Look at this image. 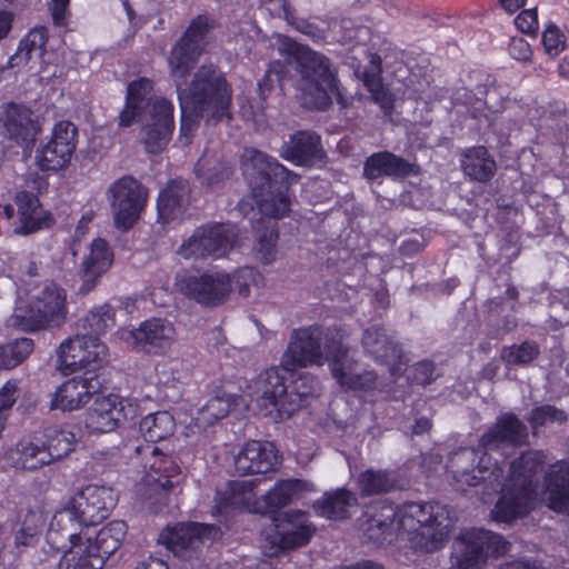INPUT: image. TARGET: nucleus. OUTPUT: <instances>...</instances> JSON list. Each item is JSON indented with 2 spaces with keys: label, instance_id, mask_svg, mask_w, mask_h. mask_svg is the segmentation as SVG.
I'll return each mask as SVG.
<instances>
[{
  "label": "nucleus",
  "instance_id": "obj_1",
  "mask_svg": "<svg viewBox=\"0 0 569 569\" xmlns=\"http://www.w3.org/2000/svg\"><path fill=\"white\" fill-rule=\"evenodd\" d=\"M543 463L539 451L523 453L510 466V473L502 486V495L492 517L509 522L545 503L556 512L569 513V461L550 466L542 485H532V478Z\"/></svg>",
  "mask_w": 569,
  "mask_h": 569
},
{
  "label": "nucleus",
  "instance_id": "obj_2",
  "mask_svg": "<svg viewBox=\"0 0 569 569\" xmlns=\"http://www.w3.org/2000/svg\"><path fill=\"white\" fill-rule=\"evenodd\" d=\"M452 521L448 509L438 503L410 502L397 511L391 506H383L379 518L369 520L368 538L379 542L387 540V536L395 530L413 548L421 551H436L443 546Z\"/></svg>",
  "mask_w": 569,
  "mask_h": 569
},
{
  "label": "nucleus",
  "instance_id": "obj_3",
  "mask_svg": "<svg viewBox=\"0 0 569 569\" xmlns=\"http://www.w3.org/2000/svg\"><path fill=\"white\" fill-rule=\"evenodd\" d=\"M330 360L333 378L341 388L352 391H366L376 383L372 372L366 371L355 359L350 349L328 345L319 329L306 328L296 330L282 356V367L287 371L309 366H322Z\"/></svg>",
  "mask_w": 569,
  "mask_h": 569
},
{
  "label": "nucleus",
  "instance_id": "obj_4",
  "mask_svg": "<svg viewBox=\"0 0 569 569\" xmlns=\"http://www.w3.org/2000/svg\"><path fill=\"white\" fill-rule=\"evenodd\" d=\"M526 427L513 416H501L480 440L477 450L461 449L449 461V472L459 488L463 486H477L480 481L488 482L491 487L498 481L501 469L491 462V453L501 451L508 455L509 449L525 442Z\"/></svg>",
  "mask_w": 569,
  "mask_h": 569
},
{
  "label": "nucleus",
  "instance_id": "obj_5",
  "mask_svg": "<svg viewBox=\"0 0 569 569\" xmlns=\"http://www.w3.org/2000/svg\"><path fill=\"white\" fill-rule=\"evenodd\" d=\"M174 83L182 113L179 139L183 144L191 141L196 129L193 116L207 117L208 120L229 118L231 90L213 66H202L190 87L181 81Z\"/></svg>",
  "mask_w": 569,
  "mask_h": 569
},
{
  "label": "nucleus",
  "instance_id": "obj_6",
  "mask_svg": "<svg viewBox=\"0 0 569 569\" xmlns=\"http://www.w3.org/2000/svg\"><path fill=\"white\" fill-rule=\"evenodd\" d=\"M153 83L148 78L131 81L127 88L126 103L119 116V124L139 123L144 134L146 149L150 153L161 151L173 130V106L162 98H152Z\"/></svg>",
  "mask_w": 569,
  "mask_h": 569
},
{
  "label": "nucleus",
  "instance_id": "obj_7",
  "mask_svg": "<svg viewBox=\"0 0 569 569\" xmlns=\"http://www.w3.org/2000/svg\"><path fill=\"white\" fill-rule=\"evenodd\" d=\"M116 506L111 488L89 485L74 492L52 516L47 540L52 547L104 520Z\"/></svg>",
  "mask_w": 569,
  "mask_h": 569
},
{
  "label": "nucleus",
  "instance_id": "obj_8",
  "mask_svg": "<svg viewBox=\"0 0 569 569\" xmlns=\"http://www.w3.org/2000/svg\"><path fill=\"white\" fill-rule=\"evenodd\" d=\"M277 46L279 53L289 63L296 62L299 67L300 90L305 106L325 109L333 98L341 104L345 103L337 86L336 76L325 56L283 36L277 37Z\"/></svg>",
  "mask_w": 569,
  "mask_h": 569
},
{
  "label": "nucleus",
  "instance_id": "obj_9",
  "mask_svg": "<svg viewBox=\"0 0 569 569\" xmlns=\"http://www.w3.org/2000/svg\"><path fill=\"white\" fill-rule=\"evenodd\" d=\"M127 530L126 522L113 520L99 531L87 528L81 533H70L69 539L54 548L63 551L67 569H102L106 560L121 547Z\"/></svg>",
  "mask_w": 569,
  "mask_h": 569
},
{
  "label": "nucleus",
  "instance_id": "obj_10",
  "mask_svg": "<svg viewBox=\"0 0 569 569\" xmlns=\"http://www.w3.org/2000/svg\"><path fill=\"white\" fill-rule=\"evenodd\" d=\"M253 387L254 393L249 391L248 396L253 400L256 395L259 413L279 420L289 418L318 391L317 380L306 375L295 380L291 391L288 392L283 377L280 376L279 369L274 368L261 373L253 381Z\"/></svg>",
  "mask_w": 569,
  "mask_h": 569
},
{
  "label": "nucleus",
  "instance_id": "obj_11",
  "mask_svg": "<svg viewBox=\"0 0 569 569\" xmlns=\"http://www.w3.org/2000/svg\"><path fill=\"white\" fill-rule=\"evenodd\" d=\"M262 281L261 274L253 268H241L232 276L223 271L210 270L201 276L181 270L174 279L176 289L183 296L202 305L222 302L234 288L239 295L247 296L251 286Z\"/></svg>",
  "mask_w": 569,
  "mask_h": 569
},
{
  "label": "nucleus",
  "instance_id": "obj_12",
  "mask_svg": "<svg viewBox=\"0 0 569 569\" xmlns=\"http://www.w3.org/2000/svg\"><path fill=\"white\" fill-rule=\"evenodd\" d=\"M68 313L67 292L54 282L36 286L27 299L19 297L9 327L36 331L61 326Z\"/></svg>",
  "mask_w": 569,
  "mask_h": 569
},
{
  "label": "nucleus",
  "instance_id": "obj_13",
  "mask_svg": "<svg viewBox=\"0 0 569 569\" xmlns=\"http://www.w3.org/2000/svg\"><path fill=\"white\" fill-rule=\"evenodd\" d=\"M241 169L252 197L264 216L282 217L289 209L290 200L283 192L264 197V190L271 189L272 178L284 172L283 166L261 151L246 149L241 156Z\"/></svg>",
  "mask_w": 569,
  "mask_h": 569
},
{
  "label": "nucleus",
  "instance_id": "obj_14",
  "mask_svg": "<svg viewBox=\"0 0 569 569\" xmlns=\"http://www.w3.org/2000/svg\"><path fill=\"white\" fill-rule=\"evenodd\" d=\"M254 483L250 480H237L228 485L224 492L218 491V510L228 507L244 508L250 512L272 513L287 506L301 491L307 489V483L297 480L278 481L262 499H256L253 493Z\"/></svg>",
  "mask_w": 569,
  "mask_h": 569
},
{
  "label": "nucleus",
  "instance_id": "obj_15",
  "mask_svg": "<svg viewBox=\"0 0 569 569\" xmlns=\"http://www.w3.org/2000/svg\"><path fill=\"white\" fill-rule=\"evenodd\" d=\"M57 355V366L62 373L83 371L84 376H96L107 363L108 348L96 336L76 335L60 343Z\"/></svg>",
  "mask_w": 569,
  "mask_h": 569
},
{
  "label": "nucleus",
  "instance_id": "obj_16",
  "mask_svg": "<svg viewBox=\"0 0 569 569\" xmlns=\"http://www.w3.org/2000/svg\"><path fill=\"white\" fill-rule=\"evenodd\" d=\"M507 550L508 543L501 536L482 529H467L453 541L451 565L453 569H479L489 556Z\"/></svg>",
  "mask_w": 569,
  "mask_h": 569
},
{
  "label": "nucleus",
  "instance_id": "obj_17",
  "mask_svg": "<svg viewBox=\"0 0 569 569\" xmlns=\"http://www.w3.org/2000/svg\"><path fill=\"white\" fill-rule=\"evenodd\" d=\"M312 533L313 529L305 513H281L272 519V526L262 533V552L272 557L281 550L303 546Z\"/></svg>",
  "mask_w": 569,
  "mask_h": 569
},
{
  "label": "nucleus",
  "instance_id": "obj_18",
  "mask_svg": "<svg viewBox=\"0 0 569 569\" xmlns=\"http://www.w3.org/2000/svg\"><path fill=\"white\" fill-rule=\"evenodd\" d=\"M108 198L116 227L128 230L138 221L147 192L136 179L122 177L109 187Z\"/></svg>",
  "mask_w": 569,
  "mask_h": 569
},
{
  "label": "nucleus",
  "instance_id": "obj_19",
  "mask_svg": "<svg viewBox=\"0 0 569 569\" xmlns=\"http://www.w3.org/2000/svg\"><path fill=\"white\" fill-rule=\"evenodd\" d=\"M237 244L232 227L213 226L199 228L180 246L178 254L186 260L206 257L219 259L226 257Z\"/></svg>",
  "mask_w": 569,
  "mask_h": 569
},
{
  "label": "nucleus",
  "instance_id": "obj_20",
  "mask_svg": "<svg viewBox=\"0 0 569 569\" xmlns=\"http://www.w3.org/2000/svg\"><path fill=\"white\" fill-rule=\"evenodd\" d=\"M138 405L118 395L98 397L86 416L84 425L90 433L113 431L121 422L138 415Z\"/></svg>",
  "mask_w": 569,
  "mask_h": 569
},
{
  "label": "nucleus",
  "instance_id": "obj_21",
  "mask_svg": "<svg viewBox=\"0 0 569 569\" xmlns=\"http://www.w3.org/2000/svg\"><path fill=\"white\" fill-rule=\"evenodd\" d=\"M209 28L208 18L197 17L173 47L169 58L170 74L173 81L186 82L184 79L192 63L206 48Z\"/></svg>",
  "mask_w": 569,
  "mask_h": 569
},
{
  "label": "nucleus",
  "instance_id": "obj_22",
  "mask_svg": "<svg viewBox=\"0 0 569 569\" xmlns=\"http://www.w3.org/2000/svg\"><path fill=\"white\" fill-rule=\"evenodd\" d=\"M77 146V128L69 121L56 123L50 140L41 143L34 156L42 171H59L67 168Z\"/></svg>",
  "mask_w": 569,
  "mask_h": 569
},
{
  "label": "nucleus",
  "instance_id": "obj_23",
  "mask_svg": "<svg viewBox=\"0 0 569 569\" xmlns=\"http://www.w3.org/2000/svg\"><path fill=\"white\" fill-rule=\"evenodd\" d=\"M249 391L254 393L253 381L247 386L246 390L239 397L230 393L226 398L214 397L210 399L203 408L196 410L197 416H194L193 410H190V412H179L178 422L186 427L188 430L187 435L194 433L206 426L226 417L231 410L239 406V399L246 409H249L253 403L257 406L256 397L252 400L248 396Z\"/></svg>",
  "mask_w": 569,
  "mask_h": 569
},
{
  "label": "nucleus",
  "instance_id": "obj_24",
  "mask_svg": "<svg viewBox=\"0 0 569 569\" xmlns=\"http://www.w3.org/2000/svg\"><path fill=\"white\" fill-rule=\"evenodd\" d=\"M118 336L127 347L160 353L174 342L176 329L170 321L153 318L142 322L138 329H121Z\"/></svg>",
  "mask_w": 569,
  "mask_h": 569
},
{
  "label": "nucleus",
  "instance_id": "obj_25",
  "mask_svg": "<svg viewBox=\"0 0 569 569\" xmlns=\"http://www.w3.org/2000/svg\"><path fill=\"white\" fill-rule=\"evenodd\" d=\"M153 461L149 466V471L140 483V491L148 497L154 495L180 492L183 477L180 469L170 459L160 453L158 447H152Z\"/></svg>",
  "mask_w": 569,
  "mask_h": 569
},
{
  "label": "nucleus",
  "instance_id": "obj_26",
  "mask_svg": "<svg viewBox=\"0 0 569 569\" xmlns=\"http://www.w3.org/2000/svg\"><path fill=\"white\" fill-rule=\"evenodd\" d=\"M220 535V529L214 526L179 523L162 530L158 540L174 553H181L188 549H197L207 541H213Z\"/></svg>",
  "mask_w": 569,
  "mask_h": 569
},
{
  "label": "nucleus",
  "instance_id": "obj_27",
  "mask_svg": "<svg viewBox=\"0 0 569 569\" xmlns=\"http://www.w3.org/2000/svg\"><path fill=\"white\" fill-rule=\"evenodd\" d=\"M97 376L73 377L61 383L51 397V409L73 411L86 406L99 389Z\"/></svg>",
  "mask_w": 569,
  "mask_h": 569
},
{
  "label": "nucleus",
  "instance_id": "obj_28",
  "mask_svg": "<svg viewBox=\"0 0 569 569\" xmlns=\"http://www.w3.org/2000/svg\"><path fill=\"white\" fill-rule=\"evenodd\" d=\"M279 463L278 451L268 441H249L234 457V468L243 475L267 473L273 471Z\"/></svg>",
  "mask_w": 569,
  "mask_h": 569
},
{
  "label": "nucleus",
  "instance_id": "obj_29",
  "mask_svg": "<svg viewBox=\"0 0 569 569\" xmlns=\"http://www.w3.org/2000/svg\"><path fill=\"white\" fill-rule=\"evenodd\" d=\"M6 133L18 144L29 147L36 140L39 128L32 120L31 110L24 104L8 102L0 114Z\"/></svg>",
  "mask_w": 569,
  "mask_h": 569
},
{
  "label": "nucleus",
  "instance_id": "obj_30",
  "mask_svg": "<svg viewBox=\"0 0 569 569\" xmlns=\"http://www.w3.org/2000/svg\"><path fill=\"white\" fill-rule=\"evenodd\" d=\"M18 218L14 231L19 234H30L53 224L52 214L42 208L39 199L29 192H19L16 196Z\"/></svg>",
  "mask_w": 569,
  "mask_h": 569
},
{
  "label": "nucleus",
  "instance_id": "obj_31",
  "mask_svg": "<svg viewBox=\"0 0 569 569\" xmlns=\"http://www.w3.org/2000/svg\"><path fill=\"white\" fill-rule=\"evenodd\" d=\"M48 40L44 28H34L20 41L18 50L9 60L10 69L28 67L30 71L41 73L44 71L42 63L46 56Z\"/></svg>",
  "mask_w": 569,
  "mask_h": 569
},
{
  "label": "nucleus",
  "instance_id": "obj_32",
  "mask_svg": "<svg viewBox=\"0 0 569 569\" xmlns=\"http://www.w3.org/2000/svg\"><path fill=\"white\" fill-rule=\"evenodd\" d=\"M114 254L109 243L101 238L94 239L83 253L81 271L86 283L94 286L100 277L109 271Z\"/></svg>",
  "mask_w": 569,
  "mask_h": 569
},
{
  "label": "nucleus",
  "instance_id": "obj_33",
  "mask_svg": "<svg viewBox=\"0 0 569 569\" xmlns=\"http://www.w3.org/2000/svg\"><path fill=\"white\" fill-rule=\"evenodd\" d=\"M9 459L17 468L34 470L50 463V453L46 449L43 439L34 437L20 441L10 452Z\"/></svg>",
  "mask_w": 569,
  "mask_h": 569
},
{
  "label": "nucleus",
  "instance_id": "obj_34",
  "mask_svg": "<svg viewBox=\"0 0 569 569\" xmlns=\"http://www.w3.org/2000/svg\"><path fill=\"white\" fill-rule=\"evenodd\" d=\"M319 137L311 132H298L282 147V157L298 166H307L319 156Z\"/></svg>",
  "mask_w": 569,
  "mask_h": 569
},
{
  "label": "nucleus",
  "instance_id": "obj_35",
  "mask_svg": "<svg viewBox=\"0 0 569 569\" xmlns=\"http://www.w3.org/2000/svg\"><path fill=\"white\" fill-rule=\"evenodd\" d=\"M413 170V167L389 152L372 154L365 164V174L375 180L382 176L405 177Z\"/></svg>",
  "mask_w": 569,
  "mask_h": 569
},
{
  "label": "nucleus",
  "instance_id": "obj_36",
  "mask_svg": "<svg viewBox=\"0 0 569 569\" xmlns=\"http://www.w3.org/2000/svg\"><path fill=\"white\" fill-rule=\"evenodd\" d=\"M355 497L345 489H339L332 493H327L315 503V508L320 516L328 519H345L352 515L356 508Z\"/></svg>",
  "mask_w": 569,
  "mask_h": 569
},
{
  "label": "nucleus",
  "instance_id": "obj_37",
  "mask_svg": "<svg viewBox=\"0 0 569 569\" xmlns=\"http://www.w3.org/2000/svg\"><path fill=\"white\" fill-rule=\"evenodd\" d=\"M179 412H182V408L179 409L177 415ZM174 427L176 418L168 411L149 413L140 421L139 426L141 436L149 442H157L171 436Z\"/></svg>",
  "mask_w": 569,
  "mask_h": 569
},
{
  "label": "nucleus",
  "instance_id": "obj_38",
  "mask_svg": "<svg viewBox=\"0 0 569 569\" xmlns=\"http://www.w3.org/2000/svg\"><path fill=\"white\" fill-rule=\"evenodd\" d=\"M462 168L472 179L488 181L495 174L496 162L485 147H476L465 153Z\"/></svg>",
  "mask_w": 569,
  "mask_h": 569
},
{
  "label": "nucleus",
  "instance_id": "obj_39",
  "mask_svg": "<svg viewBox=\"0 0 569 569\" xmlns=\"http://www.w3.org/2000/svg\"><path fill=\"white\" fill-rule=\"evenodd\" d=\"M47 517L41 508L29 510L14 536L18 548L33 546L42 533Z\"/></svg>",
  "mask_w": 569,
  "mask_h": 569
},
{
  "label": "nucleus",
  "instance_id": "obj_40",
  "mask_svg": "<svg viewBox=\"0 0 569 569\" xmlns=\"http://www.w3.org/2000/svg\"><path fill=\"white\" fill-rule=\"evenodd\" d=\"M183 196V187L176 182L170 183L160 192L158 198V213L159 220H161L162 223H167L180 214Z\"/></svg>",
  "mask_w": 569,
  "mask_h": 569
},
{
  "label": "nucleus",
  "instance_id": "obj_41",
  "mask_svg": "<svg viewBox=\"0 0 569 569\" xmlns=\"http://www.w3.org/2000/svg\"><path fill=\"white\" fill-rule=\"evenodd\" d=\"M363 347L367 352L388 363L399 357L397 347L389 342L386 336L378 328H370L366 330L363 336Z\"/></svg>",
  "mask_w": 569,
  "mask_h": 569
},
{
  "label": "nucleus",
  "instance_id": "obj_42",
  "mask_svg": "<svg viewBox=\"0 0 569 569\" xmlns=\"http://www.w3.org/2000/svg\"><path fill=\"white\" fill-rule=\"evenodd\" d=\"M47 451L50 453V462L68 455L74 443V435L57 427L48 428L42 437Z\"/></svg>",
  "mask_w": 569,
  "mask_h": 569
},
{
  "label": "nucleus",
  "instance_id": "obj_43",
  "mask_svg": "<svg viewBox=\"0 0 569 569\" xmlns=\"http://www.w3.org/2000/svg\"><path fill=\"white\" fill-rule=\"evenodd\" d=\"M33 350V341L29 338L17 339L0 346V370H9L19 366Z\"/></svg>",
  "mask_w": 569,
  "mask_h": 569
},
{
  "label": "nucleus",
  "instance_id": "obj_44",
  "mask_svg": "<svg viewBox=\"0 0 569 569\" xmlns=\"http://www.w3.org/2000/svg\"><path fill=\"white\" fill-rule=\"evenodd\" d=\"M381 71L380 68V58L378 56L371 57V72L363 73V82L369 91L372 93V97L377 103L381 106L382 109L388 110L392 106V97L390 93L383 88L381 83V79L379 77Z\"/></svg>",
  "mask_w": 569,
  "mask_h": 569
},
{
  "label": "nucleus",
  "instance_id": "obj_45",
  "mask_svg": "<svg viewBox=\"0 0 569 569\" xmlns=\"http://www.w3.org/2000/svg\"><path fill=\"white\" fill-rule=\"evenodd\" d=\"M358 485L363 495H372L395 488V480L385 471L368 470L360 475Z\"/></svg>",
  "mask_w": 569,
  "mask_h": 569
},
{
  "label": "nucleus",
  "instance_id": "obj_46",
  "mask_svg": "<svg viewBox=\"0 0 569 569\" xmlns=\"http://www.w3.org/2000/svg\"><path fill=\"white\" fill-rule=\"evenodd\" d=\"M114 323V312L109 306H101L91 310L86 319L83 327L89 329L94 333L93 336H98L102 333L108 328L112 327Z\"/></svg>",
  "mask_w": 569,
  "mask_h": 569
},
{
  "label": "nucleus",
  "instance_id": "obj_47",
  "mask_svg": "<svg viewBox=\"0 0 569 569\" xmlns=\"http://www.w3.org/2000/svg\"><path fill=\"white\" fill-rule=\"evenodd\" d=\"M278 234L276 232L274 227H267L263 233L259 234L258 242L256 246V257L257 259L264 263L269 264L276 259V243H277Z\"/></svg>",
  "mask_w": 569,
  "mask_h": 569
},
{
  "label": "nucleus",
  "instance_id": "obj_48",
  "mask_svg": "<svg viewBox=\"0 0 569 569\" xmlns=\"http://www.w3.org/2000/svg\"><path fill=\"white\" fill-rule=\"evenodd\" d=\"M542 46L549 57H557L566 49L567 37L559 27L550 23L542 32Z\"/></svg>",
  "mask_w": 569,
  "mask_h": 569
},
{
  "label": "nucleus",
  "instance_id": "obj_49",
  "mask_svg": "<svg viewBox=\"0 0 569 569\" xmlns=\"http://www.w3.org/2000/svg\"><path fill=\"white\" fill-rule=\"evenodd\" d=\"M19 383L16 380L7 381L0 388V433L4 428L9 412L19 398Z\"/></svg>",
  "mask_w": 569,
  "mask_h": 569
},
{
  "label": "nucleus",
  "instance_id": "obj_50",
  "mask_svg": "<svg viewBox=\"0 0 569 569\" xmlns=\"http://www.w3.org/2000/svg\"><path fill=\"white\" fill-rule=\"evenodd\" d=\"M538 355L537 346L522 343L503 350L502 358L510 365H521L533 360Z\"/></svg>",
  "mask_w": 569,
  "mask_h": 569
},
{
  "label": "nucleus",
  "instance_id": "obj_51",
  "mask_svg": "<svg viewBox=\"0 0 569 569\" xmlns=\"http://www.w3.org/2000/svg\"><path fill=\"white\" fill-rule=\"evenodd\" d=\"M565 419V413L551 406L537 408L530 416V422L535 429L550 422H562Z\"/></svg>",
  "mask_w": 569,
  "mask_h": 569
},
{
  "label": "nucleus",
  "instance_id": "obj_52",
  "mask_svg": "<svg viewBox=\"0 0 569 569\" xmlns=\"http://www.w3.org/2000/svg\"><path fill=\"white\" fill-rule=\"evenodd\" d=\"M515 24L523 33L533 34L538 30V14L536 9L521 11L515 19Z\"/></svg>",
  "mask_w": 569,
  "mask_h": 569
},
{
  "label": "nucleus",
  "instance_id": "obj_53",
  "mask_svg": "<svg viewBox=\"0 0 569 569\" xmlns=\"http://www.w3.org/2000/svg\"><path fill=\"white\" fill-rule=\"evenodd\" d=\"M508 51L512 59L521 62H527L532 57L530 44L522 38H512Z\"/></svg>",
  "mask_w": 569,
  "mask_h": 569
},
{
  "label": "nucleus",
  "instance_id": "obj_54",
  "mask_svg": "<svg viewBox=\"0 0 569 569\" xmlns=\"http://www.w3.org/2000/svg\"><path fill=\"white\" fill-rule=\"evenodd\" d=\"M278 63H272L267 71L266 76L261 81L258 83L259 93L262 99H266L268 93L273 88V83L276 81H280V71L278 70Z\"/></svg>",
  "mask_w": 569,
  "mask_h": 569
},
{
  "label": "nucleus",
  "instance_id": "obj_55",
  "mask_svg": "<svg viewBox=\"0 0 569 569\" xmlns=\"http://www.w3.org/2000/svg\"><path fill=\"white\" fill-rule=\"evenodd\" d=\"M351 24L352 23L349 20L343 21L342 28L347 31V33L343 37H341L340 40L343 42H349L353 40L357 42L365 41L367 36L369 34V29L365 27L355 29L352 28Z\"/></svg>",
  "mask_w": 569,
  "mask_h": 569
},
{
  "label": "nucleus",
  "instance_id": "obj_56",
  "mask_svg": "<svg viewBox=\"0 0 569 569\" xmlns=\"http://www.w3.org/2000/svg\"><path fill=\"white\" fill-rule=\"evenodd\" d=\"M207 159L206 157L201 158L196 167V173L201 179L203 183L212 184L218 182L221 178L218 177V173H211L210 169L206 168Z\"/></svg>",
  "mask_w": 569,
  "mask_h": 569
},
{
  "label": "nucleus",
  "instance_id": "obj_57",
  "mask_svg": "<svg viewBox=\"0 0 569 569\" xmlns=\"http://www.w3.org/2000/svg\"><path fill=\"white\" fill-rule=\"evenodd\" d=\"M296 29L301 33L307 34L315 41H319L325 38L323 31L320 28L306 20L299 21L296 26Z\"/></svg>",
  "mask_w": 569,
  "mask_h": 569
},
{
  "label": "nucleus",
  "instance_id": "obj_58",
  "mask_svg": "<svg viewBox=\"0 0 569 569\" xmlns=\"http://www.w3.org/2000/svg\"><path fill=\"white\" fill-rule=\"evenodd\" d=\"M68 3L69 0H51L50 9L56 24H64Z\"/></svg>",
  "mask_w": 569,
  "mask_h": 569
},
{
  "label": "nucleus",
  "instance_id": "obj_59",
  "mask_svg": "<svg viewBox=\"0 0 569 569\" xmlns=\"http://www.w3.org/2000/svg\"><path fill=\"white\" fill-rule=\"evenodd\" d=\"M17 259L7 257L6 259L0 258V277L7 276L9 278L16 274Z\"/></svg>",
  "mask_w": 569,
  "mask_h": 569
},
{
  "label": "nucleus",
  "instance_id": "obj_60",
  "mask_svg": "<svg viewBox=\"0 0 569 569\" xmlns=\"http://www.w3.org/2000/svg\"><path fill=\"white\" fill-rule=\"evenodd\" d=\"M134 569H169L167 563L154 557H149L146 560L140 561Z\"/></svg>",
  "mask_w": 569,
  "mask_h": 569
},
{
  "label": "nucleus",
  "instance_id": "obj_61",
  "mask_svg": "<svg viewBox=\"0 0 569 569\" xmlns=\"http://www.w3.org/2000/svg\"><path fill=\"white\" fill-rule=\"evenodd\" d=\"M13 17L8 11L0 12V40L3 39L10 31Z\"/></svg>",
  "mask_w": 569,
  "mask_h": 569
},
{
  "label": "nucleus",
  "instance_id": "obj_62",
  "mask_svg": "<svg viewBox=\"0 0 569 569\" xmlns=\"http://www.w3.org/2000/svg\"><path fill=\"white\" fill-rule=\"evenodd\" d=\"M501 569H542L536 562H531L529 560H518L513 562L506 563L501 567Z\"/></svg>",
  "mask_w": 569,
  "mask_h": 569
},
{
  "label": "nucleus",
  "instance_id": "obj_63",
  "mask_svg": "<svg viewBox=\"0 0 569 569\" xmlns=\"http://www.w3.org/2000/svg\"><path fill=\"white\" fill-rule=\"evenodd\" d=\"M93 218H94V212L92 210H88V211L83 212V214L81 216V218L78 222V226H77V233H79L81 236L84 234L88 229V226L91 223Z\"/></svg>",
  "mask_w": 569,
  "mask_h": 569
},
{
  "label": "nucleus",
  "instance_id": "obj_64",
  "mask_svg": "<svg viewBox=\"0 0 569 569\" xmlns=\"http://www.w3.org/2000/svg\"><path fill=\"white\" fill-rule=\"evenodd\" d=\"M499 2L506 11L512 13L520 9L526 3V0H499Z\"/></svg>",
  "mask_w": 569,
  "mask_h": 569
}]
</instances>
